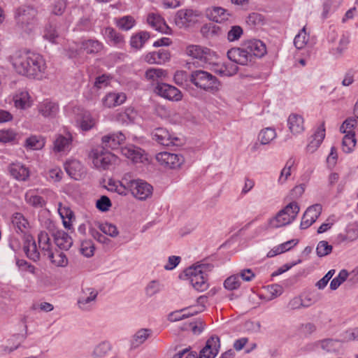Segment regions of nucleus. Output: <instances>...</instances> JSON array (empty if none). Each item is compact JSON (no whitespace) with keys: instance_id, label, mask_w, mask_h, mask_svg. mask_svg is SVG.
Listing matches in <instances>:
<instances>
[{"instance_id":"1","label":"nucleus","mask_w":358,"mask_h":358,"mask_svg":"<svg viewBox=\"0 0 358 358\" xmlns=\"http://www.w3.org/2000/svg\"><path fill=\"white\" fill-rule=\"evenodd\" d=\"M9 61L18 74L31 78L42 79L47 69L43 57L29 50L15 51Z\"/></svg>"},{"instance_id":"2","label":"nucleus","mask_w":358,"mask_h":358,"mask_svg":"<svg viewBox=\"0 0 358 358\" xmlns=\"http://www.w3.org/2000/svg\"><path fill=\"white\" fill-rule=\"evenodd\" d=\"M213 268V265L211 264H197L187 268L185 271V275L196 290L203 292L208 287L207 273Z\"/></svg>"},{"instance_id":"3","label":"nucleus","mask_w":358,"mask_h":358,"mask_svg":"<svg viewBox=\"0 0 358 358\" xmlns=\"http://www.w3.org/2000/svg\"><path fill=\"white\" fill-rule=\"evenodd\" d=\"M299 210L296 202H290L274 217L269 219L264 228L278 229L290 224L296 219Z\"/></svg>"},{"instance_id":"4","label":"nucleus","mask_w":358,"mask_h":358,"mask_svg":"<svg viewBox=\"0 0 358 358\" xmlns=\"http://www.w3.org/2000/svg\"><path fill=\"white\" fill-rule=\"evenodd\" d=\"M189 81L197 88L210 93L219 90L220 82L217 78L208 71L195 70L189 75Z\"/></svg>"},{"instance_id":"5","label":"nucleus","mask_w":358,"mask_h":358,"mask_svg":"<svg viewBox=\"0 0 358 358\" xmlns=\"http://www.w3.org/2000/svg\"><path fill=\"white\" fill-rule=\"evenodd\" d=\"M38 243L43 255L50 259L55 266L65 267L68 264V259L64 253L52 252L50 239L47 232L41 231L38 234Z\"/></svg>"},{"instance_id":"6","label":"nucleus","mask_w":358,"mask_h":358,"mask_svg":"<svg viewBox=\"0 0 358 358\" xmlns=\"http://www.w3.org/2000/svg\"><path fill=\"white\" fill-rule=\"evenodd\" d=\"M37 14L38 11L34 7L22 6L15 10V18L24 31L30 32L37 24Z\"/></svg>"},{"instance_id":"7","label":"nucleus","mask_w":358,"mask_h":358,"mask_svg":"<svg viewBox=\"0 0 358 358\" xmlns=\"http://www.w3.org/2000/svg\"><path fill=\"white\" fill-rule=\"evenodd\" d=\"M92 162L98 169H108L119 162L118 157L103 148H98L92 150Z\"/></svg>"},{"instance_id":"8","label":"nucleus","mask_w":358,"mask_h":358,"mask_svg":"<svg viewBox=\"0 0 358 358\" xmlns=\"http://www.w3.org/2000/svg\"><path fill=\"white\" fill-rule=\"evenodd\" d=\"M73 137L71 132L66 129L57 134L52 143V152L61 156L66 155L71 150Z\"/></svg>"},{"instance_id":"9","label":"nucleus","mask_w":358,"mask_h":358,"mask_svg":"<svg viewBox=\"0 0 358 358\" xmlns=\"http://www.w3.org/2000/svg\"><path fill=\"white\" fill-rule=\"evenodd\" d=\"M128 187L133 196L140 201H145L152 195V186L141 179L130 180L128 182Z\"/></svg>"},{"instance_id":"10","label":"nucleus","mask_w":358,"mask_h":358,"mask_svg":"<svg viewBox=\"0 0 358 358\" xmlns=\"http://www.w3.org/2000/svg\"><path fill=\"white\" fill-rule=\"evenodd\" d=\"M201 13L197 10L183 8L177 11L175 23L179 28L190 27L198 22Z\"/></svg>"},{"instance_id":"11","label":"nucleus","mask_w":358,"mask_h":358,"mask_svg":"<svg viewBox=\"0 0 358 358\" xmlns=\"http://www.w3.org/2000/svg\"><path fill=\"white\" fill-rule=\"evenodd\" d=\"M206 16L209 20L217 24H232L234 20L233 13L221 6L208 8L206 10Z\"/></svg>"},{"instance_id":"12","label":"nucleus","mask_w":358,"mask_h":358,"mask_svg":"<svg viewBox=\"0 0 358 358\" xmlns=\"http://www.w3.org/2000/svg\"><path fill=\"white\" fill-rule=\"evenodd\" d=\"M152 139L164 146L180 145L181 140L164 128H157L152 133Z\"/></svg>"},{"instance_id":"13","label":"nucleus","mask_w":358,"mask_h":358,"mask_svg":"<svg viewBox=\"0 0 358 358\" xmlns=\"http://www.w3.org/2000/svg\"><path fill=\"white\" fill-rule=\"evenodd\" d=\"M155 92L157 95L169 101H179L182 99V94L180 90L165 83H158L155 88Z\"/></svg>"},{"instance_id":"14","label":"nucleus","mask_w":358,"mask_h":358,"mask_svg":"<svg viewBox=\"0 0 358 358\" xmlns=\"http://www.w3.org/2000/svg\"><path fill=\"white\" fill-rule=\"evenodd\" d=\"M358 239V227L355 224H348L344 230L338 233L334 238V243L336 245H347Z\"/></svg>"},{"instance_id":"15","label":"nucleus","mask_w":358,"mask_h":358,"mask_svg":"<svg viewBox=\"0 0 358 358\" xmlns=\"http://www.w3.org/2000/svg\"><path fill=\"white\" fill-rule=\"evenodd\" d=\"M156 159L161 165L170 169L180 168L185 162L182 155L168 152L158 153Z\"/></svg>"},{"instance_id":"16","label":"nucleus","mask_w":358,"mask_h":358,"mask_svg":"<svg viewBox=\"0 0 358 358\" xmlns=\"http://www.w3.org/2000/svg\"><path fill=\"white\" fill-rule=\"evenodd\" d=\"M185 54L193 59L206 63L214 56L210 49L199 45H189L186 47Z\"/></svg>"},{"instance_id":"17","label":"nucleus","mask_w":358,"mask_h":358,"mask_svg":"<svg viewBox=\"0 0 358 358\" xmlns=\"http://www.w3.org/2000/svg\"><path fill=\"white\" fill-rule=\"evenodd\" d=\"M46 189L34 188L27 190L24 194L26 203L36 208H43L45 206L46 201L43 194L47 192Z\"/></svg>"},{"instance_id":"18","label":"nucleus","mask_w":358,"mask_h":358,"mask_svg":"<svg viewBox=\"0 0 358 358\" xmlns=\"http://www.w3.org/2000/svg\"><path fill=\"white\" fill-rule=\"evenodd\" d=\"M97 295L98 292L95 289L83 288L78 300L79 308L83 310H90L94 305Z\"/></svg>"},{"instance_id":"19","label":"nucleus","mask_w":358,"mask_h":358,"mask_svg":"<svg viewBox=\"0 0 358 358\" xmlns=\"http://www.w3.org/2000/svg\"><path fill=\"white\" fill-rule=\"evenodd\" d=\"M11 222L17 233L22 234L25 238L30 236L32 226L23 214L20 213H14L12 215Z\"/></svg>"},{"instance_id":"20","label":"nucleus","mask_w":358,"mask_h":358,"mask_svg":"<svg viewBox=\"0 0 358 358\" xmlns=\"http://www.w3.org/2000/svg\"><path fill=\"white\" fill-rule=\"evenodd\" d=\"M322 210V207L319 203L308 207L303 215L300 228L301 229H306L310 227L319 217Z\"/></svg>"},{"instance_id":"21","label":"nucleus","mask_w":358,"mask_h":358,"mask_svg":"<svg viewBox=\"0 0 358 358\" xmlns=\"http://www.w3.org/2000/svg\"><path fill=\"white\" fill-rule=\"evenodd\" d=\"M227 57L230 61L234 62L236 65H247L252 61L245 44L242 48L230 49L227 52Z\"/></svg>"},{"instance_id":"22","label":"nucleus","mask_w":358,"mask_h":358,"mask_svg":"<svg viewBox=\"0 0 358 358\" xmlns=\"http://www.w3.org/2000/svg\"><path fill=\"white\" fill-rule=\"evenodd\" d=\"M64 169L67 174L75 180L83 178L86 171L81 162L76 159H69L64 163Z\"/></svg>"},{"instance_id":"23","label":"nucleus","mask_w":358,"mask_h":358,"mask_svg":"<svg viewBox=\"0 0 358 358\" xmlns=\"http://www.w3.org/2000/svg\"><path fill=\"white\" fill-rule=\"evenodd\" d=\"M147 22L156 31L165 34H172V29L166 23L164 19L158 13H149L147 17Z\"/></svg>"},{"instance_id":"24","label":"nucleus","mask_w":358,"mask_h":358,"mask_svg":"<svg viewBox=\"0 0 358 358\" xmlns=\"http://www.w3.org/2000/svg\"><path fill=\"white\" fill-rule=\"evenodd\" d=\"M121 153L134 163H143L147 160L145 151L134 145H128L122 148Z\"/></svg>"},{"instance_id":"25","label":"nucleus","mask_w":358,"mask_h":358,"mask_svg":"<svg viewBox=\"0 0 358 358\" xmlns=\"http://www.w3.org/2000/svg\"><path fill=\"white\" fill-rule=\"evenodd\" d=\"M220 348V338L215 336H211L201 350L199 358H215Z\"/></svg>"},{"instance_id":"26","label":"nucleus","mask_w":358,"mask_h":358,"mask_svg":"<svg viewBox=\"0 0 358 358\" xmlns=\"http://www.w3.org/2000/svg\"><path fill=\"white\" fill-rule=\"evenodd\" d=\"M126 139V137L121 131L113 132L104 135L101 138V143L104 147L112 150L117 149Z\"/></svg>"},{"instance_id":"27","label":"nucleus","mask_w":358,"mask_h":358,"mask_svg":"<svg viewBox=\"0 0 358 358\" xmlns=\"http://www.w3.org/2000/svg\"><path fill=\"white\" fill-rule=\"evenodd\" d=\"M245 45L248 53H250V59L253 57H262L266 53V45L260 40L252 39L245 42Z\"/></svg>"},{"instance_id":"28","label":"nucleus","mask_w":358,"mask_h":358,"mask_svg":"<svg viewBox=\"0 0 358 358\" xmlns=\"http://www.w3.org/2000/svg\"><path fill=\"white\" fill-rule=\"evenodd\" d=\"M170 52L167 50L161 49L146 54L144 56V61L148 64H162L170 59Z\"/></svg>"},{"instance_id":"29","label":"nucleus","mask_w":358,"mask_h":358,"mask_svg":"<svg viewBox=\"0 0 358 358\" xmlns=\"http://www.w3.org/2000/svg\"><path fill=\"white\" fill-rule=\"evenodd\" d=\"M102 33L108 45L116 47H121L124 45V36L113 28L106 27Z\"/></svg>"},{"instance_id":"30","label":"nucleus","mask_w":358,"mask_h":358,"mask_svg":"<svg viewBox=\"0 0 358 358\" xmlns=\"http://www.w3.org/2000/svg\"><path fill=\"white\" fill-rule=\"evenodd\" d=\"M38 112L45 117H55L59 112V106L49 99L43 100L38 106Z\"/></svg>"},{"instance_id":"31","label":"nucleus","mask_w":358,"mask_h":358,"mask_svg":"<svg viewBox=\"0 0 358 358\" xmlns=\"http://www.w3.org/2000/svg\"><path fill=\"white\" fill-rule=\"evenodd\" d=\"M8 171L10 174L16 180L25 181L29 177V170L24 164L16 162L9 165Z\"/></svg>"},{"instance_id":"32","label":"nucleus","mask_w":358,"mask_h":358,"mask_svg":"<svg viewBox=\"0 0 358 358\" xmlns=\"http://www.w3.org/2000/svg\"><path fill=\"white\" fill-rule=\"evenodd\" d=\"M287 126L294 135L301 134L305 129L303 117L296 113L290 114L287 119Z\"/></svg>"},{"instance_id":"33","label":"nucleus","mask_w":358,"mask_h":358,"mask_svg":"<svg viewBox=\"0 0 358 358\" xmlns=\"http://www.w3.org/2000/svg\"><path fill=\"white\" fill-rule=\"evenodd\" d=\"M137 115V111L134 108L127 107L124 110L115 113L113 118L122 124H128L134 122Z\"/></svg>"},{"instance_id":"34","label":"nucleus","mask_w":358,"mask_h":358,"mask_svg":"<svg viewBox=\"0 0 358 358\" xmlns=\"http://www.w3.org/2000/svg\"><path fill=\"white\" fill-rule=\"evenodd\" d=\"M126 99L127 96L123 92H110L103 98L102 103L107 108H113L124 103Z\"/></svg>"},{"instance_id":"35","label":"nucleus","mask_w":358,"mask_h":358,"mask_svg":"<svg viewBox=\"0 0 358 358\" xmlns=\"http://www.w3.org/2000/svg\"><path fill=\"white\" fill-rule=\"evenodd\" d=\"M15 106L20 109H26L31 105V99L29 92L25 90L17 91L13 97Z\"/></svg>"},{"instance_id":"36","label":"nucleus","mask_w":358,"mask_h":358,"mask_svg":"<svg viewBox=\"0 0 358 358\" xmlns=\"http://www.w3.org/2000/svg\"><path fill=\"white\" fill-rule=\"evenodd\" d=\"M296 159L294 157H290L281 169L277 182L279 185H284L292 176V169L295 167Z\"/></svg>"},{"instance_id":"37","label":"nucleus","mask_w":358,"mask_h":358,"mask_svg":"<svg viewBox=\"0 0 358 358\" xmlns=\"http://www.w3.org/2000/svg\"><path fill=\"white\" fill-rule=\"evenodd\" d=\"M24 251L28 258L36 262L40 259V252L38 250L36 242L31 236H27L24 241Z\"/></svg>"},{"instance_id":"38","label":"nucleus","mask_w":358,"mask_h":358,"mask_svg":"<svg viewBox=\"0 0 358 358\" xmlns=\"http://www.w3.org/2000/svg\"><path fill=\"white\" fill-rule=\"evenodd\" d=\"M145 76L148 81L158 85L163 83L162 81L166 78L168 73L163 69L150 68L145 71Z\"/></svg>"},{"instance_id":"39","label":"nucleus","mask_w":358,"mask_h":358,"mask_svg":"<svg viewBox=\"0 0 358 358\" xmlns=\"http://www.w3.org/2000/svg\"><path fill=\"white\" fill-rule=\"evenodd\" d=\"M325 137V129L324 126L318 127L311 137L310 143L307 145L309 152H314L321 145Z\"/></svg>"},{"instance_id":"40","label":"nucleus","mask_w":358,"mask_h":358,"mask_svg":"<svg viewBox=\"0 0 358 358\" xmlns=\"http://www.w3.org/2000/svg\"><path fill=\"white\" fill-rule=\"evenodd\" d=\"M77 123L83 131L91 129L96 124V120L93 118L88 111L82 110L78 114L76 119Z\"/></svg>"},{"instance_id":"41","label":"nucleus","mask_w":358,"mask_h":358,"mask_svg":"<svg viewBox=\"0 0 358 358\" xmlns=\"http://www.w3.org/2000/svg\"><path fill=\"white\" fill-rule=\"evenodd\" d=\"M342 343L343 342L341 341V338L340 340L327 338L320 342V346L327 352L337 354L342 349Z\"/></svg>"},{"instance_id":"42","label":"nucleus","mask_w":358,"mask_h":358,"mask_svg":"<svg viewBox=\"0 0 358 358\" xmlns=\"http://www.w3.org/2000/svg\"><path fill=\"white\" fill-rule=\"evenodd\" d=\"M55 242L57 247L62 250H69L72 244L73 240L71 237L64 231H57L55 235Z\"/></svg>"},{"instance_id":"43","label":"nucleus","mask_w":358,"mask_h":358,"mask_svg":"<svg viewBox=\"0 0 358 358\" xmlns=\"http://www.w3.org/2000/svg\"><path fill=\"white\" fill-rule=\"evenodd\" d=\"M152 334L150 329H141L132 336L130 343L132 348H136L142 345Z\"/></svg>"},{"instance_id":"44","label":"nucleus","mask_w":358,"mask_h":358,"mask_svg":"<svg viewBox=\"0 0 358 358\" xmlns=\"http://www.w3.org/2000/svg\"><path fill=\"white\" fill-rule=\"evenodd\" d=\"M45 145V138L42 136L33 135L28 137L24 142V147L32 150H41Z\"/></svg>"},{"instance_id":"45","label":"nucleus","mask_w":358,"mask_h":358,"mask_svg":"<svg viewBox=\"0 0 358 358\" xmlns=\"http://www.w3.org/2000/svg\"><path fill=\"white\" fill-rule=\"evenodd\" d=\"M277 137V133L273 127L262 129L258 134V140L262 145H268Z\"/></svg>"},{"instance_id":"46","label":"nucleus","mask_w":358,"mask_h":358,"mask_svg":"<svg viewBox=\"0 0 358 358\" xmlns=\"http://www.w3.org/2000/svg\"><path fill=\"white\" fill-rule=\"evenodd\" d=\"M103 44L95 39H88L82 41L81 49H83L87 54H96L103 49Z\"/></svg>"},{"instance_id":"47","label":"nucleus","mask_w":358,"mask_h":358,"mask_svg":"<svg viewBox=\"0 0 358 358\" xmlns=\"http://www.w3.org/2000/svg\"><path fill=\"white\" fill-rule=\"evenodd\" d=\"M238 70V66L234 62H224L216 70L217 73L221 76H234Z\"/></svg>"},{"instance_id":"48","label":"nucleus","mask_w":358,"mask_h":358,"mask_svg":"<svg viewBox=\"0 0 358 358\" xmlns=\"http://www.w3.org/2000/svg\"><path fill=\"white\" fill-rule=\"evenodd\" d=\"M150 34L148 31H142L131 36L130 45L135 49H141L146 41L150 38Z\"/></svg>"},{"instance_id":"49","label":"nucleus","mask_w":358,"mask_h":358,"mask_svg":"<svg viewBox=\"0 0 358 358\" xmlns=\"http://www.w3.org/2000/svg\"><path fill=\"white\" fill-rule=\"evenodd\" d=\"M349 43V34H343L338 41V45L336 48L331 49V53L337 57H341L347 50Z\"/></svg>"},{"instance_id":"50","label":"nucleus","mask_w":358,"mask_h":358,"mask_svg":"<svg viewBox=\"0 0 358 358\" xmlns=\"http://www.w3.org/2000/svg\"><path fill=\"white\" fill-rule=\"evenodd\" d=\"M189 307L171 312L168 315V320L174 322L193 316Z\"/></svg>"},{"instance_id":"51","label":"nucleus","mask_w":358,"mask_h":358,"mask_svg":"<svg viewBox=\"0 0 358 358\" xmlns=\"http://www.w3.org/2000/svg\"><path fill=\"white\" fill-rule=\"evenodd\" d=\"M345 136L342 141L343 150L346 153H350L353 151L356 145V138L355 133H344Z\"/></svg>"},{"instance_id":"52","label":"nucleus","mask_w":358,"mask_h":358,"mask_svg":"<svg viewBox=\"0 0 358 358\" xmlns=\"http://www.w3.org/2000/svg\"><path fill=\"white\" fill-rule=\"evenodd\" d=\"M18 134L11 129L0 130V143H13L17 142Z\"/></svg>"},{"instance_id":"53","label":"nucleus","mask_w":358,"mask_h":358,"mask_svg":"<svg viewBox=\"0 0 358 358\" xmlns=\"http://www.w3.org/2000/svg\"><path fill=\"white\" fill-rule=\"evenodd\" d=\"M350 281L349 272L346 269H342L330 282L329 287L331 290L337 289L345 281Z\"/></svg>"},{"instance_id":"54","label":"nucleus","mask_w":358,"mask_h":358,"mask_svg":"<svg viewBox=\"0 0 358 358\" xmlns=\"http://www.w3.org/2000/svg\"><path fill=\"white\" fill-rule=\"evenodd\" d=\"M116 26L124 31H129L132 29L136 21L131 15H126L115 20Z\"/></svg>"},{"instance_id":"55","label":"nucleus","mask_w":358,"mask_h":358,"mask_svg":"<svg viewBox=\"0 0 358 358\" xmlns=\"http://www.w3.org/2000/svg\"><path fill=\"white\" fill-rule=\"evenodd\" d=\"M108 189L111 192H114L117 193L118 194L126 196L129 192V189L125 185H124L119 180H110L108 182Z\"/></svg>"},{"instance_id":"56","label":"nucleus","mask_w":358,"mask_h":358,"mask_svg":"<svg viewBox=\"0 0 358 358\" xmlns=\"http://www.w3.org/2000/svg\"><path fill=\"white\" fill-rule=\"evenodd\" d=\"M309 36L306 32V27H303L301 31L296 35L294 39L295 47L299 49H303L308 41Z\"/></svg>"},{"instance_id":"57","label":"nucleus","mask_w":358,"mask_h":358,"mask_svg":"<svg viewBox=\"0 0 358 358\" xmlns=\"http://www.w3.org/2000/svg\"><path fill=\"white\" fill-rule=\"evenodd\" d=\"M45 176L50 182L55 183L62 179L63 172L60 168L54 167L48 170L45 173Z\"/></svg>"},{"instance_id":"58","label":"nucleus","mask_w":358,"mask_h":358,"mask_svg":"<svg viewBox=\"0 0 358 358\" xmlns=\"http://www.w3.org/2000/svg\"><path fill=\"white\" fill-rule=\"evenodd\" d=\"M59 34L55 27L51 24H48L44 29L43 38L50 43H56Z\"/></svg>"},{"instance_id":"59","label":"nucleus","mask_w":358,"mask_h":358,"mask_svg":"<svg viewBox=\"0 0 358 358\" xmlns=\"http://www.w3.org/2000/svg\"><path fill=\"white\" fill-rule=\"evenodd\" d=\"M243 34V30L241 26H231L227 34V38L229 42H235L238 41Z\"/></svg>"},{"instance_id":"60","label":"nucleus","mask_w":358,"mask_h":358,"mask_svg":"<svg viewBox=\"0 0 358 358\" xmlns=\"http://www.w3.org/2000/svg\"><path fill=\"white\" fill-rule=\"evenodd\" d=\"M341 338L343 343L358 341V327L345 330L341 334Z\"/></svg>"},{"instance_id":"61","label":"nucleus","mask_w":358,"mask_h":358,"mask_svg":"<svg viewBox=\"0 0 358 358\" xmlns=\"http://www.w3.org/2000/svg\"><path fill=\"white\" fill-rule=\"evenodd\" d=\"M241 280L239 278V275H233L228 277L224 282V287L225 289L228 290H234L240 287L241 286Z\"/></svg>"},{"instance_id":"62","label":"nucleus","mask_w":358,"mask_h":358,"mask_svg":"<svg viewBox=\"0 0 358 358\" xmlns=\"http://www.w3.org/2000/svg\"><path fill=\"white\" fill-rule=\"evenodd\" d=\"M358 117H352L346 119L340 127L342 133H355L354 128L357 123Z\"/></svg>"},{"instance_id":"63","label":"nucleus","mask_w":358,"mask_h":358,"mask_svg":"<svg viewBox=\"0 0 358 358\" xmlns=\"http://www.w3.org/2000/svg\"><path fill=\"white\" fill-rule=\"evenodd\" d=\"M332 251V245L326 241H321L316 248V252L318 257H322L329 255Z\"/></svg>"},{"instance_id":"64","label":"nucleus","mask_w":358,"mask_h":358,"mask_svg":"<svg viewBox=\"0 0 358 358\" xmlns=\"http://www.w3.org/2000/svg\"><path fill=\"white\" fill-rule=\"evenodd\" d=\"M110 349V345L108 342L103 341L96 345L92 352L94 357H103L108 353Z\"/></svg>"}]
</instances>
